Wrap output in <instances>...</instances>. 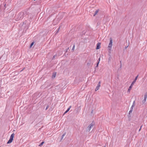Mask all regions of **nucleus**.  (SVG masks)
<instances>
[{
    "mask_svg": "<svg viewBox=\"0 0 147 147\" xmlns=\"http://www.w3.org/2000/svg\"><path fill=\"white\" fill-rule=\"evenodd\" d=\"M71 107V106H70L69 108H68L67 109V110L65 111V112L64 113V114L67 113L69 111V110H70V108Z\"/></svg>",
    "mask_w": 147,
    "mask_h": 147,
    "instance_id": "9",
    "label": "nucleus"
},
{
    "mask_svg": "<svg viewBox=\"0 0 147 147\" xmlns=\"http://www.w3.org/2000/svg\"><path fill=\"white\" fill-rule=\"evenodd\" d=\"M98 62L99 63L100 61V57L98 58Z\"/></svg>",
    "mask_w": 147,
    "mask_h": 147,
    "instance_id": "21",
    "label": "nucleus"
},
{
    "mask_svg": "<svg viewBox=\"0 0 147 147\" xmlns=\"http://www.w3.org/2000/svg\"><path fill=\"white\" fill-rule=\"evenodd\" d=\"M134 107L132 106L131 108V109H132V110H133Z\"/></svg>",
    "mask_w": 147,
    "mask_h": 147,
    "instance_id": "24",
    "label": "nucleus"
},
{
    "mask_svg": "<svg viewBox=\"0 0 147 147\" xmlns=\"http://www.w3.org/2000/svg\"><path fill=\"white\" fill-rule=\"evenodd\" d=\"M34 44V42H32L30 44V47H32V45H33Z\"/></svg>",
    "mask_w": 147,
    "mask_h": 147,
    "instance_id": "13",
    "label": "nucleus"
},
{
    "mask_svg": "<svg viewBox=\"0 0 147 147\" xmlns=\"http://www.w3.org/2000/svg\"><path fill=\"white\" fill-rule=\"evenodd\" d=\"M127 47H125V48L126 49Z\"/></svg>",
    "mask_w": 147,
    "mask_h": 147,
    "instance_id": "31",
    "label": "nucleus"
},
{
    "mask_svg": "<svg viewBox=\"0 0 147 147\" xmlns=\"http://www.w3.org/2000/svg\"><path fill=\"white\" fill-rule=\"evenodd\" d=\"M60 26H59V28H58V30L57 31V32H56V33H57L59 31V28H60Z\"/></svg>",
    "mask_w": 147,
    "mask_h": 147,
    "instance_id": "20",
    "label": "nucleus"
},
{
    "mask_svg": "<svg viewBox=\"0 0 147 147\" xmlns=\"http://www.w3.org/2000/svg\"><path fill=\"white\" fill-rule=\"evenodd\" d=\"M111 57H110L109 58V61H110L111 60Z\"/></svg>",
    "mask_w": 147,
    "mask_h": 147,
    "instance_id": "28",
    "label": "nucleus"
},
{
    "mask_svg": "<svg viewBox=\"0 0 147 147\" xmlns=\"http://www.w3.org/2000/svg\"><path fill=\"white\" fill-rule=\"evenodd\" d=\"M21 14H19V15H18V16H19L20 15H21Z\"/></svg>",
    "mask_w": 147,
    "mask_h": 147,
    "instance_id": "30",
    "label": "nucleus"
},
{
    "mask_svg": "<svg viewBox=\"0 0 147 147\" xmlns=\"http://www.w3.org/2000/svg\"><path fill=\"white\" fill-rule=\"evenodd\" d=\"M147 98V92L144 95V100H142V103H144L146 100V98Z\"/></svg>",
    "mask_w": 147,
    "mask_h": 147,
    "instance_id": "5",
    "label": "nucleus"
},
{
    "mask_svg": "<svg viewBox=\"0 0 147 147\" xmlns=\"http://www.w3.org/2000/svg\"><path fill=\"white\" fill-rule=\"evenodd\" d=\"M100 43H98L97 44V46L96 47V49H99L100 48Z\"/></svg>",
    "mask_w": 147,
    "mask_h": 147,
    "instance_id": "7",
    "label": "nucleus"
},
{
    "mask_svg": "<svg viewBox=\"0 0 147 147\" xmlns=\"http://www.w3.org/2000/svg\"><path fill=\"white\" fill-rule=\"evenodd\" d=\"M69 49V48H68L67 49H66V52H67Z\"/></svg>",
    "mask_w": 147,
    "mask_h": 147,
    "instance_id": "25",
    "label": "nucleus"
},
{
    "mask_svg": "<svg viewBox=\"0 0 147 147\" xmlns=\"http://www.w3.org/2000/svg\"><path fill=\"white\" fill-rule=\"evenodd\" d=\"M56 76V73H53V74L52 76V78H55Z\"/></svg>",
    "mask_w": 147,
    "mask_h": 147,
    "instance_id": "8",
    "label": "nucleus"
},
{
    "mask_svg": "<svg viewBox=\"0 0 147 147\" xmlns=\"http://www.w3.org/2000/svg\"><path fill=\"white\" fill-rule=\"evenodd\" d=\"M135 101H134L133 103V104L132 106L134 107V106H135Z\"/></svg>",
    "mask_w": 147,
    "mask_h": 147,
    "instance_id": "14",
    "label": "nucleus"
},
{
    "mask_svg": "<svg viewBox=\"0 0 147 147\" xmlns=\"http://www.w3.org/2000/svg\"><path fill=\"white\" fill-rule=\"evenodd\" d=\"M112 44V39L111 38H110L109 39V43L107 47L108 50L109 52L110 53H111V51L112 49V47L113 45Z\"/></svg>",
    "mask_w": 147,
    "mask_h": 147,
    "instance_id": "1",
    "label": "nucleus"
},
{
    "mask_svg": "<svg viewBox=\"0 0 147 147\" xmlns=\"http://www.w3.org/2000/svg\"><path fill=\"white\" fill-rule=\"evenodd\" d=\"M65 134H66V133L65 132L63 134V135H62V136H61V140H62L63 139V138L65 136Z\"/></svg>",
    "mask_w": 147,
    "mask_h": 147,
    "instance_id": "10",
    "label": "nucleus"
},
{
    "mask_svg": "<svg viewBox=\"0 0 147 147\" xmlns=\"http://www.w3.org/2000/svg\"><path fill=\"white\" fill-rule=\"evenodd\" d=\"M21 17H20V18L19 19H18V20H20V19H21Z\"/></svg>",
    "mask_w": 147,
    "mask_h": 147,
    "instance_id": "29",
    "label": "nucleus"
},
{
    "mask_svg": "<svg viewBox=\"0 0 147 147\" xmlns=\"http://www.w3.org/2000/svg\"><path fill=\"white\" fill-rule=\"evenodd\" d=\"M138 77V75L135 78L134 80L133 81L132 83L131 84L130 86L129 87V89L128 90L127 92H130L131 89L133 85L134 84L135 82H136V80L137 79Z\"/></svg>",
    "mask_w": 147,
    "mask_h": 147,
    "instance_id": "2",
    "label": "nucleus"
},
{
    "mask_svg": "<svg viewBox=\"0 0 147 147\" xmlns=\"http://www.w3.org/2000/svg\"><path fill=\"white\" fill-rule=\"evenodd\" d=\"M132 111V109H130V111H129V114H130V113H131Z\"/></svg>",
    "mask_w": 147,
    "mask_h": 147,
    "instance_id": "17",
    "label": "nucleus"
},
{
    "mask_svg": "<svg viewBox=\"0 0 147 147\" xmlns=\"http://www.w3.org/2000/svg\"><path fill=\"white\" fill-rule=\"evenodd\" d=\"M99 63V62H97V65H96V67H98V64Z\"/></svg>",
    "mask_w": 147,
    "mask_h": 147,
    "instance_id": "19",
    "label": "nucleus"
},
{
    "mask_svg": "<svg viewBox=\"0 0 147 147\" xmlns=\"http://www.w3.org/2000/svg\"><path fill=\"white\" fill-rule=\"evenodd\" d=\"M98 11V10H96L95 11V13H94V16H95L97 13Z\"/></svg>",
    "mask_w": 147,
    "mask_h": 147,
    "instance_id": "11",
    "label": "nucleus"
},
{
    "mask_svg": "<svg viewBox=\"0 0 147 147\" xmlns=\"http://www.w3.org/2000/svg\"><path fill=\"white\" fill-rule=\"evenodd\" d=\"M34 1H35L36 0H34Z\"/></svg>",
    "mask_w": 147,
    "mask_h": 147,
    "instance_id": "32",
    "label": "nucleus"
},
{
    "mask_svg": "<svg viewBox=\"0 0 147 147\" xmlns=\"http://www.w3.org/2000/svg\"><path fill=\"white\" fill-rule=\"evenodd\" d=\"M44 143V142H42L39 145V146H42L43 144Z\"/></svg>",
    "mask_w": 147,
    "mask_h": 147,
    "instance_id": "12",
    "label": "nucleus"
},
{
    "mask_svg": "<svg viewBox=\"0 0 147 147\" xmlns=\"http://www.w3.org/2000/svg\"><path fill=\"white\" fill-rule=\"evenodd\" d=\"M93 110H92L91 111V113H93Z\"/></svg>",
    "mask_w": 147,
    "mask_h": 147,
    "instance_id": "27",
    "label": "nucleus"
},
{
    "mask_svg": "<svg viewBox=\"0 0 147 147\" xmlns=\"http://www.w3.org/2000/svg\"><path fill=\"white\" fill-rule=\"evenodd\" d=\"M100 81L98 83V84H97V85L95 89V91H97V90H98L99 89V87H100Z\"/></svg>",
    "mask_w": 147,
    "mask_h": 147,
    "instance_id": "6",
    "label": "nucleus"
},
{
    "mask_svg": "<svg viewBox=\"0 0 147 147\" xmlns=\"http://www.w3.org/2000/svg\"><path fill=\"white\" fill-rule=\"evenodd\" d=\"M142 125H141L140 127V128L139 129V131H140L141 130V128L142 127Z\"/></svg>",
    "mask_w": 147,
    "mask_h": 147,
    "instance_id": "22",
    "label": "nucleus"
},
{
    "mask_svg": "<svg viewBox=\"0 0 147 147\" xmlns=\"http://www.w3.org/2000/svg\"><path fill=\"white\" fill-rule=\"evenodd\" d=\"M56 55H54L53 56V59L54 58H55V57H56Z\"/></svg>",
    "mask_w": 147,
    "mask_h": 147,
    "instance_id": "23",
    "label": "nucleus"
},
{
    "mask_svg": "<svg viewBox=\"0 0 147 147\" xmlns=\"http://www.w3.org/2000/svg\"><path fill=\"white\" fill-rule=\"evenodd\" d=\"M14 135L15 134L14 133H13L11 134L9 140L7 142V144L10 143L12 142Z\"/></svg>",
    "mask_w": 147,
    "mask_h": 147,
    "instance_id": "3",
    "label": "nucleus"
},
{
    "mask_svg": "<svg viewBox=\"0 0 147 147\" xmlns=\"http://www.w3.org/2000/svg\"><path fill=\"white\" fill-rule=\"evenodd\" d=\"M91 64V62H89V63H88L87 64V65L88 66H90V65Z\"/></svg>",
    "mask_w": 147,
    "mask_h": 147,
    "instance_id": "18",
    "label": "nucleus"
},
{
    "mask_svg": "<svg viewBox=\"0 0 147 147\" xmlns=\"http://www.w3.org/2000/svg\"><path fill=\"white\" fill-rule=\"evenodd\" d=\"M94 125V123L92 122L90 125H89L87 129V131H89L93 127V126Z\"/></svg>",
    "mask_w": 147,
    "mask_h": 147,
    "instance_id": "4",
    "label": "nucleus"
},
{
    "mask_svg": "<svg viewBox=\"0 0 147 147\" xmlns=\"http://www.w3.org/2000/svg\"><path fill=\"white\" fill-rule=\"evenodd\" d=\"M48 107H49V106H47L46 107V110H47V109H48Z\"/></svg>",
    "mask_w": 147,
    "mask_h": 147,
    "instance_id": "26",
    "label": "nucleus"
},
{
    "mask_svg": "<svg viewBox=\"0 0 147 147\" xmlns=\"http://www.w3.org/2000/svg\"><path fill=\"white\" fill-rule=\"evenodd\" d=\"M120 67L121 68V67L122 66V64L121 62V61H120Z\"/></svg>",
    "mask_w": 147,
    "mask_h": 147,
    "instance_id": "16",
    "label": "nucleus"
},
{
    "mask_svg": "<svg viewBox=\"0 0 147 147\" xmlns=\"http://www.w3.org/2000/svg\"><path fill=\"white\" fill-rule=\"evenodd\" d=\"M75 45H74L73 46V47H72V50L74 51V49Z\"/></svg>",
    "mask_w": 147,
    "mask_h": 147,
    "instance_id": "15",
    "label": "nucleus"
}]
</instances>
